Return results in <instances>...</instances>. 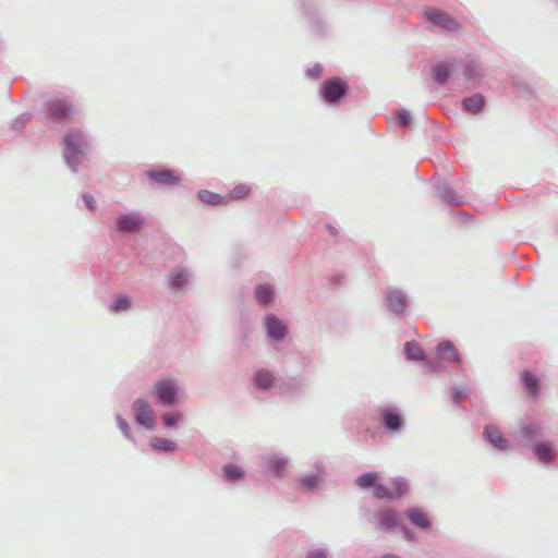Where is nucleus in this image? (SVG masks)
<instances>
[{"label":"nucleus","mask_w":558,"mask_h":558,"mask_svg":"<svg viewBox=\"0 0 558 558\" xmlns=\"http://www.w3.org/2000/svg\"><path fill=\"white\" fill-rule=\"evenodd\" d=\"M32 114L29 112H23L20 116H17L12 122H11V130L14 132H21L27 124V122L31 120Z\"/></svg>","instance_id":"38"},{"label":"nucleus","mask_w":558,"mask_h":558,"mask_svg":"<svg viewBox=\"0 0 558 558\" xmlns=\"http://www.w3.org/2000/svg\"><path fill=\"white\" fill-rule=\"evenodd\" d=\"M116 421L119 429L122 432L125 438L133 440L132 430L129 423L120 415H116Z\"/></svg>","instance_id":"41"},{"label":"nucleus","mask_w":558,"mask_h":558,"mask_svg":"<svg viewBox=\"0 0 558 558\" xmlns=\"http://www.w3.org/2000/svg\"><path fill=\"white\" fill-rule=\"evenodd\" d=\"M302 10L308 20L310 29L316 37L323 38L329 35L330 25L322 16L313 0H301Z\"/></svg>","instance_id":"4"},{"label":"nucleus","mask_w":558,"mask_h":558,"mask_svg":"<svg viewBox=\"0 0 558 558\" xmlns=\"http://www.w3.org/2000/svg\"><path fill=\"white\" fill-rule=\"evenodd\" d=\"M458 217H459V221L466 222L472 218V215H470L469 213H465V211H460Z\"/></svg>","instance_id":"49"},{"label":"nucleus","mask_w":558,"mask_h":558,"mask_svg":"<svg viewBox=\"0 0 558 558\" xmlns=\"http://www.w3.org/2000/svg\"><path fill=\"white\" fill-rule=\"evenodd\" d=\"M378 474L376 472H365L356 478V485L361 488H375L377 484Z\"/></svg>","instance_id":"36"},{"label":"nucleus","mask_w":558,"mask_h":558,"mask_svg":"<svg viewBox=\"0 0 558 558\" xmlns=\"http://www.w3.org/2000/svg\"><path fill=\"white\" fill-rule=\"evenodd\" d=\"M264 328L271 343H279L288 336L287 324L272 313L265 315Z\"/></svg>","instance_id":"13"},{"label":"nucleus","mask_w":558,"mask_h":558,"mask_svg":"<svg viewBox=\"0 0 558 558\" xmlns=\"http://www.w3.org/2000/svg\"><path fill=\"white\" fill-rule=\"evenodd\" d=\"M300 366L304 372H311L314 369V361L310 355H303L300 359Z\"/></svg>","instance_id":"47"},{"label":"nucleus","mask_w":558,"mask_h":558,"mask_svg":"<svg viewBox=\"0 0 558 558\" xmlns=\"http://www.w3.org/2000/svg\"><path fill=\"white\" fill-rule=\"evenodd\" d=\"M149 446L151 447L153 450L156 451L172 452L178 449V446L174 441L160 437H153L149 440Z\"/></svg>","instance_id":"32"},{"label":"nucleus","mask_w":558,"mask_h":558,"mask_svg":"<svg viewBox=\"0 0 558 558\" xmlns=\"http://www.w3.org/2000/svg\"><path fill=\"white\" fill-rule=\"evenodd\" d=\"M341 279H342V275H341V274H335V275H332V276L330 277V281H331V283H333V284H338V283H340Z\"/></svg>","instance_id":"50"},{"label":"nucleus","mask_w":558,"mask_h":558,"mask_svg":"<svg viewBox=\"0 0 558 558\" xmlns=\"http://www.w3.org/2000/svg\"><path fill=\"white\" fill-rule=\"evenodd\" d=\"M132 411L134 420L138 425L147 429L155 428L154 411L148 401L137 398L132 403Z\"/></svg>","instance_id":"14"},{"label":"nucleus","mask_w":558,"mask_h":558,"mask_svg":"<svg viewBox=\"0 0 558 558\" xmlns=\"http://www.w3.org/2000/svg\"><path fill=\"white\" fill-rule=\"evenodd\" d=\"M434 186L438 193V196L444 203L449 206H461L465 203L464 196L458 194L445 180L435 179Z\"/></svg>","instance_id":"17"},{"label":"nucleus","mask_w":558,"mask_h":558,"mask_svg":"<svg viewBox=\"0 0 558 558\" xmlns=\"http://www.w3.org/2000/svg\"><path fill=\"white\" fill-rule=\"evenodd\" d=\"M403 353L408 361L423 363L427 361V354L422 349L421 344L415 341H407L403 347Z\"/></svg>","instance_id":"26"},{"label":"nucleus","mask_w":558,"mask_h":558,"mask_svg":"<svg viewBox=\"0 0 558 558\" xmlns=\"http://www.w3.org/2000/svg\"><path fill=\"white\" fill-rule=\"evenodd\" d=\"M190 279V272L184 268H177L168 276V282L171 289L181 290Z\"/></svg>","instance_id":"29"},{"label":"nucleus","mask_w":558,"mask_h":558,"mask_svg":"<svg viewBox=\"0 0 558 558\" xmlns=\"http://www.w3.org/2000/svg\"><path fill=\"white\" fill-rule=\"evenodd\" d=\"M263 464L270 470L276 477H282L288 466V458L280 454H269L263 457Z\"/></svg>","instance_id":"21"},{"label":"nucleus","mask_w":558,"mask_h":558,"mask_svg":"<svg viewBox=\"0 0 558 558\" xmlns=\"http://www.w3.org/2000/svg\"><path fill=\"white\" fill-rule=\"evenodd\" d=\"M470 396L469 387H457L452 388V402L459 404L462 400L468 399Z\"/></svg>","instance_id":"40"},{"label":"nucleus","mask_w":558,"mask_h":558,"mask_svg":"<svg viewBox=\"0 0 558 558\" xmlns=\"http://www.w3.org/2000/svg\"><path fill=\"white\" fill-rule=\"evenodd\" d=\"M146 223V218L138 210L119 213L116 218V230L122 234L137 233Z\"/></svg>","instance_id":"10"},{"label":"nucleus","mask_w":558,"mask_h":558,"mask_svg":"<svg viewBox=\"0 0 558 558\" xmlns=\"http://www.w3.org/2000/svg\"><path fill=\"white\" fill-rule=\"evenodd\" d=\"M250 192V187L245 184H239L230 192V197L233 199L244 198Z\"/></svg>","instance_id":"43"},{"label":"nucleus","mask_w":558,"mask_h":558,"mask_svg":"<svg viewBox=\"0 0 558 558\" xmlns=\"http://www.w3.org/2000/svg\"><path fill=\"white\" fill-rule=\"evenodd\" d=\"M132 307V301L126 295H118L109 305V311L114 314L126 312Z\"/></svg>","instance_id":"33"},{"label":"nucleus","mask_w":558,"mask_h":558,"mask_svg":"<svg viewBox=\"0 0 558 558\" xmlns=\"http://www.w3.org/2000/svg\"><path fill=\"white\" fill-rule=\"evenodd\" d=\"M386 307L396 316L403 317L409 305L407 293L396 287H388L384 294Z\"/></svg>","instance_id":"12"},{"label":"nucleus","mask_w":558,"mask_h":558,"mask_svg":"<svg viewBox=\"0 0 558 558\" xmlns=\"http://www.w3.org/2000/svg\"><path fill=\"white\" fill-rule=\"evenodd\" d=\"M313 472L302 474L296 478L300 488L307 494L314 493L327 474L326 466L322 460H316L313 463Z\"/></svg>","instance_id":"11"},{"label":"nucleus","mask_w":558,"mask_h":558,"mask_svg":"<svg viewBox=\"0 0 558 558\" xmlns=\"http://www.w3.org/2000/svg\"><path fill=\"white\" fill-rule=\"evenodd\" d=\"M82 201L84 202L86 208L90 211H95L97 209V203L94 196L89 193L82 194Z\"/></svg>","instance_id":"46"},{"label":"nucleus","mask_w":558,"mask_h":558,"mask_svg":"<svg viewBox=\"0 0 558 558\" xmlns=\"http://www.w3.org/2000/svg\"><path fill=\"white\" fill-rule=\"evenodd\" d=\"M452 63L451 62H448V61H438L436 62L435 64L432 65V69H430V74H432V78L433 81L439 85V86H444L451 73H452Z\"/></svg>","instance_id":"22"},{"label":"nucleus","mask_w":558,"mask_h":558,"mask_svg":"<svg viewBox=\"0 0 558 558\" xmlns=\"http://www.w3.org/2000/svg\"><path fill=\"white\" fill-rule=\"evenodd\" d=\"M350 87L347 81L339 76H331L320 84L318 96L325 106L338 108L348 97Z\"/></svg>","instance_id":"2"},{"label":"nucleus","mask_w":558,"mask_h":558,"mask_svg":"<svg viewBox=\"0 0 558 558\" xmlns=\"http://www.w3.org/2000/svg\"><path fill=\"white\" fill-rule=\"evenodd\" d=\"M252 383L253 386L260 392L276 393L278 379L276 378V374L272 369L260 367L254 372Z\"/></svg>","instance_id":"15"},{"label":"nucleus","mask_w":558,"mask_h":558,"mask_svg":"<svg viewBox=\"0 0 558 558\" xmlns=\"http://www.w3.org/2000/svg\"><path fill=\"white\" fill-rule=\"evenodd\" d=\"M329 553L327 548L319 547L313 548L306 553V558H328Z\"/></svg>","instance_id":"44"},{"label":"nucleus","mask_w":558,"mask_h":558,"mask_svg":"<svg viewBox=\"0 0 558 558\" xmlns=\"http://www.w3.org/2000/svg\"><path fill=\"white\" fill-rule=\"evenodd\" d=\"M374 496L377 499H393L392 490L388 486L380 484V483H377L375 485Z\"/></svg>","instance_id":"39"},{"label":"nucleus","mask_w":558,"mask_h":558,"mask_svg":"<svg viewBox=\"0 0 558 558\" xmlns=\"http://www.w3.org/2000/svg\"><path fill=\"white\" fill-rule=\"evenodd\" d=\"M533 453L538 462L547 464L555 460L556 453L553 446L546 441H538L532 446Z\"/></svg>","instance_id":"24"},{"label":"nucleus","mask_w":558,"mask_h":558,"mask_svg":"<svg viewBox=\"0 0 558 558\" xmlns=\"http://www.w3.org/2000/svg\"><path fill=\"white\" fill-rule=\"evenodd\" d=\"M393 498L401 497L407 494L409 489L408 481L404 477H395L391 481V488Z\"/></svg>","instance_id":"37"},{"label":"nucleus","mask_w":558,"mask_h":558,"mask_svg":"<svg viewBox=\"0 0 558 558\" xmlns=\"http://www.w3.org/2000/svg\"><path fill=\"white\" fill-rule=\"evenodd\" d=\"M441 362H453L457 364L461 363V357L457 352L454 345L451 341L445 340L437 344L436 347V359L430 360L427 356V361L422 364L429 367L430 371L437 372L440 369Z\"/></svg>","instance_id":"9"},{"label":"nucleus","mask_w":558,"mask_h":558,"mask_svg":"<svg viewBox=\"0 0 558 558\" xmlns=\"http://www.w3.org/2000/svg\"><path fill=\"white\" fill-rule=\"evenodd\" d=\"M409 522L422 532L430 531L433 526L429 515L420 507H410L405 510Z\"/></svg>","instance_id":"20"},{"label":"nucleus","mask_w":558,"mask_h":558,"mask_svg":"<svg viewBox=\"0 0 558 558\" xmlns=\"http://www.w3.org/2000/svg\"><path fill=\"white\" fill-rule=\"evenodd\" d=\"M254 299L262 307H268L275 302L274 288L268 283H259L254 288Z\"/></svg>","instance_id":"23"},{"label":"nucleus","mask_w":558,"mask_h":558,"mask_svg":"<svg viewBox=\"0 0 558 558\" xmlns=\"http://www.w3.org/2000/svg\"><path fill=\"white\" fill-rule=\"evenodd\" d=\"M380 558H402V557L399 555H396V554L387 553V554L381 555Z\"/></svg>","instance_id":"52"},{"label":"nucleus","mask_w":558,"mask_h":558,"mask_svg":"<svg viewBox=\"0 0 558 558\" xmlns=\"http://www.w3.org/2000/svg\"><path fill=\"white\" fill-rule=\"evenodd\" d=\"M485 106V98L482 94H473L464 97L461 102L462 110L469 114L480 113Z\"/></svg>","instance_id":"27"},{"label":"nucleus","mask_w":558,"mask_h":558,"mask_svg":"<svg viewBox=\"0 0 558 558\" xmlns=\"http://www.w3.org/2000/svg\"><path fill=\"white\" fill-rule=\"evenodd\" d=\"M401 533H402V536H403L408 542H415V541H416V536H415V534H414L410 529H408L407 526H402V527H401Z\"/></svg>","instance_id":"48"},{"label":"nucleus","mask_w":558,"mask_h":558,"mask_svg":"<svg viewBox=\"0 0 558 558\" xmlns=\"http://www.w3.org/2000/svg\"><path fill=\"white\" fill-rule=\"evenodd\" d=\"M308 387V379L303 375H288L278 379L276 393L281 397H301Z\"/></svg>","instance_id":"7"},{"label":"nucleus","mask_w":558,"mask_h":558,"mask_svg":"<svg viewBox=\"0 0 558 558\" xmlns=\"http://www.w3.org/2000/svg\"><path fill=\"white\" fill-rule=\"evenodd\" d=\"M197 197L199 201L208 205H219L227 203L226 198L222 195L208 190L198 191Z\"/></svg>","instance_id":"34"},{"label":"nucleus","mask_w":558,"mask_h":558,"mask_svg":"<svg viewBox=\"0 0 558 558\" xmlns=\"http://www.w3.org/2000/svg\"><path fill=\"white\" fill-rule=\"evenodd\" d=\"M396 117H397L398 123L401 126H409L411 124L412 116L409 110L401 108V109L397 110Z\"/></svg>","instance_id":"42"},{"label":"nucleus","mask_w":558,"mask_h":558,"mask_svg":"<svg viewBox=\"0 0 558 558\" xmlns=\"http://www.w3.org/2000/svg\"><path fill=\"white\" fill-rule=\"evenodd\" d=\"M323 74V66L319 63L314 64L306 70V76L311 80H318Z\"/></svg>","instance_id":"45"},{"label":"nucleus","mask_w":558,"mask_h":558,"mask_svg":"<svg viewBox=\"0 0 558 558\" xmlns=\"http://www.w3.org/2000/svg\"><path fill=\"white\" fill-rule=\"evenodd\" d=\"M463 75L468 82L474 83L482 78L483 66L480 61L469 60L463 62Z\"/></svg>","instance_id":"28"},{"label":"nucleus","mask_w":558,"mask_h":558,"mask_svg":"<svg viewBox=\"0 0 558 558\" xmlns=\"http://www.w3.org/2000/svg\"><path fill=\"white\" fill-rule=\"evenodd\" d=\"M151 393L162 407H173L179 402V387L173 378L157 380L153 386Z\"/></svg>","instance_id":"5"},{"label":"nucleus","mask_w":558,"mask_h":558,"mask_svg":"<svg viewBox=\"0 0 558 558\" xmlns=\"http://www.w3.org/2000/svg\"><path fill=\"white\" fill-rule=\"evenodd\" d=\"M399 525V517L391 510H381L376 513L375 526L378 530L389 531Z\"/></svg>","instance_id":"25"},{"label":"nucleus","mask_w":558,"mask_h":558,"mask_svg":"<svg viewBox=\"0 0 558 558\" xmlns=\"http://www.w3.org/2000/svg\"><path fill=\"white\" fill-rule=\"evenodd\" d=\"M146 177L157 186H173L180 182L179 175L168 168L149 169Z\"/></svg>","instance_id":"16"},{"label":"nucleus","mask_w":558,"mask_h":558,"mask_svg":"<svg viewBox=\"0 0 558 558\" xmlns=\"http://www.w3.org/2000/svg\"><path fill=\"white\" fill-rule=\"evenodd\" d=\"M483 438L485 442L500 451L507 450L510 446L509 440L500 433L499 428L493 424L484 426Z\"/></svg>","instance_id":"19"},{"label":"nucleus","mask_w":558,"mask_h":558,"mask_svg":"<svg viewBox=\"0 0 558 558\" xmlns=\"http://www.w3.org/2000/svg\"><path fill=\"white\" fill-rule=\"evenodd\" d=\"M327 229H328V231H329V233H330L331 235L336 236V235L338 234V231H337L336 227H335V226H332L331 223H328V225H327Z\"/></svg>","instance_id":"51"},{"label":"nucleus","mask_w":558,"mask_h":558,"mask_svg":"<svg viewBox=\"0 0 558 558\" xmlns=\"http://www.w3.org/2000/svg\"><path fill=\"white\" fill-rule=\"evenodd\" d=\"M521 383L524 388L531 393L536 395L539 391V379L532 372L525 369L521 373Z\"/></svg>","instance_id":"31"},{"label":"nucleus","mask_w":558,"mask_h":558,"mask_svg":"<svg viewBox=\"0 0 558 558\" xmlns=\"http://www.w3.org/2000/svg\"><path fill=\"white\" fill-rule=\"evenodd\" d=\"M422 14L430 28L448 32H456L459 28L458 22L450 14L440 9L427 7L423 10Z\"/></svg>","instance_id":"8"},{"label":"nucleus","mask_w":558,"mask_h":558,"mask_svg":"<svg viewBox=\"0 0 558 558\" xmlns=\"http://www.w3.org/2000/svg\"><path fill=\"white\" fill-rule=\"evenodd\" d=\"M161 418L165 428L172 429L178 427L179 422L183 418V413L180 411L166 412Z\"/></svg>","instance_id":"35"},{"label":"nucleus","mask_w":558,"mask_h":558,"mask_svg":"<svg viewBox=\"0 0 558 558\" xmlns=\"http://www.w3.org/2000/svg\"><path fill=\"white\" fill-rule=\"evenodd\" d=\"M222 474L225 481L234 483L242 480L245 475V472L238 464L229 462L222 465Z\"/></svg>","instance_id":"30"},{"label":"nucleus","mask_w":558,"mask_h":558,"mask_svg":"<svg viewBox=\"0 0 558 558\" xmlns=\"http://www.w3.org/2000/svg\"><path fill=\"white\" fill-rule=\"evenodd\" d=\"M47 118L51 121L64 122L76 114L75 106L66 98H53L44 104Z\"/></svg>","instance_id":"6"},{"label":"nucleus","mask_w":558,"mask_h":558,"mask_svg":"<svg viewBox=\"0 0 558 558\" xmlns=\"http://www.w3.org/2000/svg\"><path fill=\"white\" fill-rule=\"evenodd\" d=\"M379 421L386 433L397 435L403 432L405 421L401 410L396 405H384L378 408Z\"/></svg>","instance_id":"3"},{"label":"nucleus","mask_w":558,"mask_h":558,"mask_svg":"<svg viewBox=\"0 0 558 558\" xmlns=\"http://www.w3.org/2000/svg\"><path fill=\"white\" fill-rule=\"evenodd\" d=\"M544 436L543 428L537 422L523 423L520 427V442L531 447Z\"/></svg>","instance_id":"18"},{"label":"nucleus","mask_w":558,"mask_h":558,"mask_svg":"<svg viewBox=\"0 0 558 558\" xmlns=\"http://www.w3.org/2000/svg\"><path fill=\"white\" fill-rule=\"evenodd\" d=\"M63 159L73 173L78 168L92 149V137L82 129H72L63 136Z\"/></svg>","instance_id":"1"}]
</instances>
